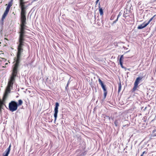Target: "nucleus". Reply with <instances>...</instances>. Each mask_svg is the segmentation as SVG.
<instances>
[{"label":"nucleus","instance_id":"17","mask_svg":"<svg viewBox=\"0 0 156 156\" xmlns=\"http://www.w3.org/2000/svg\"><path fill=\"white\" fill-rule=\"evenodd\" d=\"M107 94V91H104V98H106Z\"/></svg>","mask_w":156,"mask_h":156},{"label":"nucleus","instance_id":"10","mask_svg":"<svg viewBox=\"0 0 156 156\" xmlns=\"http://www.w3.org/2000/svg\"><path fill=\"white\" fill-rule=\"evenodd\" d=\"M98 81H99V83L100 84L102 87H103L105 86L104 85L103 82H102V81L100 79H98Z\"/></svg>","mask_w":156,"mask_h":156},{"label":"nucleus","instance_id":"15","mask_svg":"<svg viewBox=\"0 0 156 156\" xmlns=\"http://www.w3.org/2000/svg\"><path fill=\"white\" fill-rule=\"evenodd\" d=\"M121 83H120L119 84V90H118V92H119L121 90Z\"/></svg>","mask_w":156,"mask_h":156},{"label":"nucleus","instance_id":"18","mask_svg":"<svg viewBox=\"0 0 156 156\" xmlns=\"http://www.w3.org/2000/svg\"><path fill=\"white\" fill-rule=\"evenodd\" d=\"M123 61V59L121 58H120V59H119L120 63L121 62L122 63Z\"/></svg>","mask_w":156,"mask_h":156},{"label":"nucleus","instance_id":"12","mask_svg":"<svg viewBox=\"0 0 156 156\" xmlns=\"http://www.w3.org/2000/svg\"><path fill=\"white\" fill-rule=\"evenodd\" d=\"M12 5V3L11 2H10L9 3L8 6L7 7L6 9H8V10H9L10 7Z\"/></svg>","mask_w":156,"mask_h":156},{"label":"nucleus","instance_id":"21","mask_svg":"<svg viewBox=\"0 0 156 156\" xmlns=\"http://www.w3.org/2000/svg\"><path fill=\"white\" fill-rule=\"evenodd\" d=\"M120 58H122V59H123V55H122L121 56V57Z\"/></svg>","mask_w":156,"mask_h":156},{"label":"nucleus","instance_id":"11","mask_svg":"<svg viewBox=\"0 0 156 156\" xmlns=\"http://www.w3.org/2000/svg\"><path fill=\"white\" fill-rule=\"evenodd\" d=\"M98 81H99V83L100 84L102 87H103L105 86L104 85L103 82H102V81L100 79H98Z\"/></svg>","mask_w":156,"mask_h":156},{"label":"nucleus","instance_id":"13","mask_svg":"<svg viewBox=\"0 0 156 156\" xmlns=\"http://www.w3.org/2000/svg\"><path fill=\"white\" fill-rule=\"evenodd\" d=\"M0 58L2 59H4L3 53H2L0 54Z\"/></svg>","mask_w":156,"mask_h":156},{"label":"nucleus","instance_id":"9","mask_svg":"<svg viewBox=\"0 0 156 156\" xmlns=\"http://www.w3.org/2000/svg\"><path fill=\"white\" fill-rule=\"evenodd\" d=\"M99 9L100 15H102L103 14V10L100 7V3H99Z\"/></svg>","mask_w":156,"mask_h":156},{"label":"nucleus","instance_id":"25","mask_svg":"<svg viewBox=\"0 0 156 156\" xmlns=\"http://www.w3.org/2000/svg\"><path fill=\"white\" fill-rule=\"evenodd\" d=\"M5 39L7 40L6 38H5Z\"/></svg>","mask_w":156,"mask_h":156},{"label":"nucleus","instance_id":"22","mask_svg":"<svg viewBox=\"0 0 156 156\" xmlns=\"http://www.w3.org/2000/svg\"><path fill=\"white\" fill-rule=\"evenodd\" d=\"M156 1V0H151V2H154Z\"/></svg>","mask_w":156,"mask_h":156},{"label":"nucleus","instance_id":"20","mask_svg":"<svg viewBox=\"0 0 156 156\" xmlns=\"http://www.w3.org/2000/svg\"><path fill=\"white\" fill-rule=\"evenodd\" d=\"M102 88L103 90H104V91H106V88H105V86L104 87H102Z\"/></svg>","mask_w":156,"mask_h":156},{"label":"nucleus","instance_id":"6","mask_svg":"<svg viewBox=\"0 0 156 156\" xmlns=\"http://www.w3.org/2000/svg\"><path fill=\"white\" fill-rule=\"evenodd\" d=\"M9 10H8V9H6L4 13V14H3V15L2 16V20H4L6 16L8 14V13L9 12Z\"/></svg>","mask_w":156,"mask_h":156},{"label":"nucleus","instance_id":"5","mask_svg":"<svg viewBox=\"0 0 156 156\" xmlns=\"http://www.w3.org/2000/svg\"><path fill=\"white\" fill-rule=\"evenodd\" d=\"M142 79V78L140 77H138L136 79L134 83V87L133 88L135 90L137 86L139 83L140 81Z\"/></svg>","mask_w":156,"mask_h":156},{"label":"nucleus","instance_id":"7","mask_svg":"<svg viewBox=\"0 0 156 156\" xmlns=\"http://www.w3.org/2000/svg\"><path fill=\"white\" fill-rule=\"evenodd\" d=\"M148 25V23H146L144 25L143 24L139 25L138 27V29H141L143 28H144L146 27Z\"/></svg>","mask_w":156,"mask_h":156},{"label":"nucleus","instance_id":"14","mask_svg":"<svg viewBox=\"0 0 156 156\" xmlns=\"http://www.w3.org/2000/svg\"><path fill=\"white\" fill-rule=\"evenodd\" d=\"M18 105H21L23 103V101L21 100H19L18 101Z\"/></svg>","mask_w":156,"mask_h":156},{"label":"nucleus","instance_id":"3","mask_svg":"<svg viewBox=\"0 0 156 156\" xmlns=\"http://www.w3.org/2000/svg\"><path fill=\"white\" fill-rule=\"evenodd\" d=\"M17 103L14 101H11L9 104V109L12 112L16 111L17 109Z\"/></svg>","mask_w":156,"mask_h":156},{"label":"nucleus","instance_id":"24","mask_svg":"<svg viewBox=\"0 0 156 156\" xmlns=\"http://www.w3.org/2000/svg\"><path fill=\"white\" fill-rule=\"evenodd\" d=\"M144 153H145V152H144H144H143V153H142V154H141V156H143V154H144Z\"/></svg>","mask_w":156,"mask_h":156},{"label":"nucleus","instance_id":"19","mask_svg":"<svg viewBox=\"0 0 156 156\" xmlns=\"http://www.w3.org/2000/svg\"><path fill=\"white\" fill-rule=\"evenodd\" d=\"M120 65H121V67L122 68H124V66H123V65H122V63L121 62V63H120Z\"/></svg>","mask_w":156,"mask_h":156},{"label":"nucleus","instance_id":"4","mask_svg":"<svg viewBox=\"0 0 156 156\" xmlns=\"http://www.w3.org/2000/svg\"><path fill=\"white\" fill-rule=\"evenodd\" d=\"M59 106V103L58 102H56L55 103V107L54 109V116L55 118V121L57 119V114L58 112V108Z\"/></svg>","mask_w":156,"mask_h":156},{"label":"nucleus","instance_id":"16","mask_svg":"<svg viewBox=\"0 0 156 156\" xmlns=\"http://www.w3.org/2000/svg\"><path fill=\"white\" fill-rule=\"evenodd\" d=\"M154 16L153 17H152V18H151L150 20H149L148 21V22L147 23H148V25L149 23L152 20H153V19L154 17V16Z\"/></svg>","mask_w":156,"mask_h":156},{"label":"nucleus","instance_id":"2","mask_svg":"<svg viewBox=\"0 0 156 156\" xmlns=\"http://www.w3.org/2000/svg\"><path fill=\"white\" fill-rule=\"evenodd\" d=\"M26 2L24 0H20V6L21 9V20H26V9L27 6L25 5Z\"/></svg>","mask_w":156,"mask_h":156},{"label":"nucleus","instance_id":"1","mask_svg":"<svg viewBox=\"0 0 156 156\" xmlns=\"http://www.w3.org/2000/svg\"><path fill=\"white\" fill-rule=\"evenodd\" d=\"M21 22L20 30L19 32V44L18 48L17 57L14 59L15 60H16V62L13 66L12 72L10 77L11 78H14L15 79L18 71V68L20 60L21 54L23 51L22 47L23 45V41L24 40V37L25 36V29L26 21H21Z\"/></svg>","mask_w":156,"mask_h":156},{"label":"nucleus","instance_id":"23","mask_svg":"<svg viewBox=\"0 0 156 156\" xmlns=\"http://www.w3.org/2000/svg\"><path fill=\"white\" fill-rule=\"evenodd\" d=\"M98 1H99V0H97V1L96 2V4H97L98 3Z\"/></svg>","mask_w":156,"mask_h":156},{"label":"nucleus","instance_id":"8","mask_svg":"<svg viewBox=\"0 0 156 156\" xmlns=\"http://www.w3.org/2000/svg\"><path fill=\"white\" fill-rule=\"evenodd\" d=\"M10 148H11V145H10L9 147V148L8 149L7 151L6 152V153L4 154H3V156H8V154H9L10 151Z\"/></svg>","mask_w":156,"mask_h":156}]
</instances>
